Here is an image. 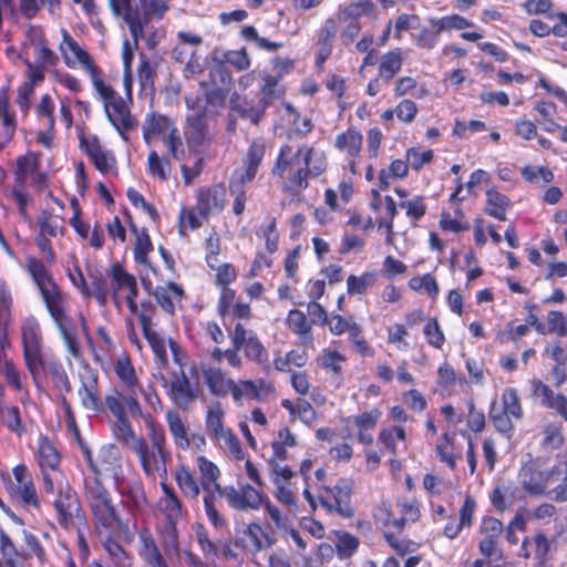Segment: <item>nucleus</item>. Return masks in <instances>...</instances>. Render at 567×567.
I'll use <instances>...</instances> for the list:
<instances>
[{"instance_id": "1", "label": "nucleus", "mask_w": 567, "mask_h": 567, "mask_svg": "<svg viewBox=\"0 0 567 567\" xmlns=\"http://www.w3.org/2000/svg\"><path fill=\"white\" fill-rule=\"evenodd\" d=\"M195 465L198 475L184 462H178L173 473L177 488L184 498L198 502L202 495L204 511L209 524L218 532L228 530V522L221 513V498L237 511L258 509L267 496L248 483L235 487H223L219 467L205 455H197Z\"/></svg>"}, {"instance_id": "2", "label": "nucleus", "mask_w": 567, "mask_h": 567, "mask_svg": "<svg viewBox=\"0 0 567 567\" xmlns=\"http://www.w3.org/2000/svg\"><path fill=\"white\" fill-rule=\"evenodd\" d=\"M51 237L35 236V245L44 255L45 261L35 256H28L24 269L35 285L42 302L58 329L69 353L78 359L81 357L78 326L70 313L69 298L62 287L56 282L48 266L55 261Z\"/></svg>"}, {"instance_id": "3", "label": "nucleus", "mask_w": 567, "mask_h": 567, "mask_svg": "<svg viewBox=\"0 0 567 567\" xmlns=\"http://www.w3.org/2000/svg\"><path fill=\"white\" fill-rule=\"evenodd\" d=\"M146 426V436L137 434L128 417L114 421L111 430L114 439L132 452L150 481L159 477L167 481V466L172 461L164 426L151 414L141 416Z\"/></svg>"}, {"instance_id": "4", "label": "nucleus", "mask_w": 567, "mask_h": 567, "mask_svg": "<svg viewBox=\"0 0 567 567\" xmlns=\"http://www.w3.org/2000/svg\"><path fill=\"white\" fill-rule=\"evenodd\" d=\"M328 157L323 151L302 144L296 151L281 144L271 167V176L280 181V190L291 198L302 197L309 181L318 178L328 169Z\"/></svg>"}, {"instance_id": "5", "label": "nucleus", "mask_w": 567, "mask_h": 567, "mask_svg": "<svg viewBox=\"0 0 567 567\" xmlns=\"http://www.w3.org/2000/svg\"><path fill=\"white\" fill-rule=\"evenodd\" d=\"M110 288L111 300L115 307L122 305L120 292L126 290L125 301L131 315L137 318L144 339L147 341L153 351L155 362L158 367L165 368L168 364L166 341L164 337L156 330L155 318L157 308L150 299H144L140 303L138 285L134 275L126 271L125 267L116 261L110 267Z\"/></svg>"}, {"instance_id": "6", "label": "nucleus", "mask_w": 567, "mask_h": 567, "mask_svg": "<svg viewBox=\"0 0 567 567\" xmlns=\"http://www.w3.org/2000/svg\"><path fill=\"white\" fill-rule=\"evenodd\" d=\"M525 457L517 473L520 488L532 497L551 495L556 502H567V449L556 455L550 467L546 457L532 453Z\"/></svg>"}, {"instance_id": "7", "label": "nucleus", "mask_w": 567, "mask_h": 567, "mask_svg": "<svg viewBox=\"0 0 567 567\" xmlns=\"http://www.w3.org/2000/svg\"><path fill=\"white\" fill-rule=\"evenodd\" d=\"M113 371L118 386L105 395V408L114 416V421L128 417L143 416V409L138 401L142 383L130 354L123 351L113 362Z\"/></svg>"}, {"instance_id": "8", "label": "nucleus", "mask_w": 567, "mask_h": 567, "mask_svg": "<svg viewBox=\"0 0 567 567\" xmlns=\"http://www.w3.org/2000/svg\"><path fill=\"white\" fill-rule=\"evenodd\" d=\"M83 497L92 515L96 534L128 530V522L123 518L118 504L102 480L84 477Z\"/></svg>"}, {"instance_id": "9", "label": "nucleus", "mask_w": 567, "mask_h": 567, "mask_svg": "<svg viewBox=\"0 0 567 567\" xmlns=\"http://www.w3.org/2000/svg\"><path fill=\"white\" fill-rule=\"evenodd\" d=\"M92 85L103 103L106 118L121 138L128 142V134L138 127V120L131 111L133 104L131 81H125V97L121 96L103 78Z\"/></svg>"}, {"instance_id": "10", "label": "nucleus", "mask_w": 567, "mask_h": 567, "mask_svg": "<svg viewBox=\"0 0 567 567\" xmlns=\"http://www.w3.org/2000/svg\"><path fill=\"white\" fill-rule=\"evenodd\" d=\"M266 150L264 137L252 138L243 157V167L235 168L229 177L228 188L234 196L233 212L236 216H241L245 212L248 200L246 184L256 178L265 158Z\"/></svg>"}, {"instance_id": "11", "label": "nucleus", "mask_w": 567, "mask_h": 567, "mask_svg": "<svg viewBox=\"0 0 567 567\" xmlns=\"http://www.w3.org/2000/svg\"><path fill=\"white\" fill-rule=\"evenodd\" d=\"M162 496L157 501L159 513L165 517L161 528V544L166 555L172 557L178 551L177 523L187 517L188 512L177 492L166 481L159 483Z\"/></svg>"}, {"instance_id": "12", "label": "nucleus", "mask_w": 567, "mask_h": 567, "mask_svg": "<svg viewBox=\"0 0 567 567\" xmlns=\"http://www.w3.org/2000/svg\"><path fill=\"white\" fill-rule=\"evenodd\" d=\"M421 504L415 498H401L396 502V512L389 502H381L373 512L375 526L382 532L383 538L401 535L408 525L421 519Z\"/></svg>"}, {"instance_id": "13", "label": "nucleus", "mask_w": 567, "mask_h": 567, "mask_svg": "<svg viewBox=\"0 0 567 567\" xmlns=\"http://www.w3.org/2000/svg\"><path fill=\"white\" fill-rule=\"evenodd\" d=\"M353 481L349 477H339L329 484L318 486L317 498L320 505L329 513H336L343 518H352L355 507L351 503Z\"/></svg>"}, {"instance_id": "14", "label": "nucleus", "mask_w": 567, "mask_h": 567, "mask_svg": "<svg viewBox=\"0 0 567 567\" xmlns=\"http://www.w3.org/2000/svg\"><path fill=\"white\" fill-rule=\"evenodd\" d=\"M504 535V524L501 519L484 515L477 526L478 550L482 559L474 561V567H483L484 564H497L503 560L501 539Z\"/></svg>"}, {"instance_id": "15", "label": "nucleus", "mask_w": 567, "mask_h": 567, "mask_svg": "<svg viewBox=\"0 0 567 567\" xmlns=\"http://www.w3.org/2000/svg\"><path fill=\"white\" fill-rule=\"evenodd\" d=\"M228 337L237 357H241V352L248 362L269 370V351L255 330L246 328L241 322H236Z\"/></svg>"}, {"instance_id": "16", "label": "nucleus", "mask_w": 567, "mask_h": 567, "mask_svg": "<svg viewBox=\"0 0 567 567\" xmlns=\"http://www.w3.org/2000/svg\"><path fill=\"white\" fill-rule=\"evenodd\" d=\"M20 333L24 365L30 377H35L45 359L43 333L38 318L33 315L25 317L21 322Z\"/></svg>"}, {"instance_id": "17", "label": "nucleus", "mask_w": 567, "mask_h": 567, "mask_svg": "<svg viewBox=\"0 0 567 567\" xmlns=\"http://www.w3.org/2000/svg\"><path fill=\"white\" fill-rule=\"evenodd\" d=\"M51 495L58 524L66 530L73 528L75 519L84 516L76 491L68 481H60L55 483L54 494Z\"/></svg>"}, {"instance_id": "18", "label": "nucleus", "mask_w": 567, "mask_h": 567, "mask_svg": "<svg viewBox=\"0 0 567 567\" xmlns=\"http://www.w3.org/2000/svg\"><path fill=\"white\" fill-rule=\"evenodd\" d=\"M33 457L42 476L43 492L54 494L55 482L51 473H61L62 455L48 435L39 436Z\"/></svg>"}, {"instance_id": "19", "label": "nucleus", "mask_w": 567, "mask_h": 567, "mask_svg": "<svg viewBox=\"0 0 567 567\" xmlns=\"http://www.w3.org/2000/svg\"><path fill=\"white\" fill-rule=\"evenodd\" d=\"M327 327L332 336L340 337L348 333L349 342L360 355H374L372 346L363 337V329L361 324L355 321L353 315L343 317L339 313H331Z\"/></svg>"}, {"instance_id": "20", "label": "nucleus", "mask_w": 567, "mask_h": 567, "mask_svg": "<svg viewBox=\"0 0 567 567\" xmlns=\"http://www.w3.org/2000/svg\"><path fill=\"white\" fill-rule=\"evenodd\" d=\"M165 421L177 450L187 451L195 450L204 452L207 445L206 437L203 433H189V427L182 419L177 410L169 409L165 413Z\"/></svg>"}, {"instance_id": "21", "label": "nucleus", "mask_w": 567, "mask_h": 567, "mask_svg": "<svg viewBox=\"0 0 567 567\" xmlns=\"http://www.w3.org/2000/svg\"><path fill=\"white\" fill-rule=\"evenodd\" d=\"M206 104L219 109L224 106L233 86V76L223 63H218L209 71V81L199 83Z\"/></svg>"}, {"instance_id": "22", "label": "nucleus", "mask_w": 567, "mask_h": 567, "mask_svg": "<svg viewBox=\"0 0 567 567\" xmlns=\"http://www.w3.org/2000/svg\"><path fill=\"white\" fill-rule=\"evenodd\" d=\"M163 386L171 401L184 411H187L202 394L198 382L192 383L184 370L174 372L171 380H165Z\"/></svg>"}, {"instance_id": "23", "label": "nucleus", "mask_w": 567, "mask_h": 567, "mask_svg": "<svg viewBox=\"0 0 567 567\" xmlns=\"http://www.w3.org/2000/svg\"><path fill=\"white\" fill-rule=\"evenodd\" d=\"M11 347V342L0 343V375L3 378L6 385L13 392L20 393V402L23 406L31 402L28 389L27 374L9 359L6 350Z\"/></svg>"}, {"instance_id": "24", "label": "nucleus", "mask_w": 567, "mask_h": 567, "mask_svg": "<svg viewBox=\"0 0 567 567\" xmlns=\"http://www.w3.org/2000/svg\"><path fill=\"white\" fill-rule=\"evenodd\" d=\"M276 393L275 383L264 378L234 380L230 395L233 401L241 405L244 400L265 401Z\"/></svg>"}, {"instance_id": "25", "label": "nucleus", "mask_w": 567, "mask_h": 567, "mask_svg": "<svg viewBox=\"0 0 567 567\" xmlns=\"http://www.w3.org/2000/svg\"><path fill=\"white\" fill-rule=\"evenodd\" d=\"M62 38L60 51L63 54L64 63L69 68H74L75 61H78L89 73L92 84L102 79L103 71L94 63L90 53L81 48L66 30H62Z\"/></svg>"}, {"instance_id": "26", "label": "nucleus", "mask_w": 567, "mask_h": 567, "mask_svg": "<svg viewBox=\"0 0 567 567\" xmlns=\"http://www.w3.org/2000/svg\"><path fill=\"white\" fill-rule=\"evenodd\" d=\"M227 188L224 183H216L210 186H202L196 190V209L205 221L209 220L213 214H219L225 209Z\"/></svg>"}, {"instance_id": "27", "label": "nucleus", "mask_w": 567, "mask_h": 567, "mask_svg": "<svg viewBox=\"0 0 567 567\" xmlns=\"http://www.w3.org/2000/svg\"><path fill=\"white\" fill-rule=\"evenodd\" d=\"M502 405L503 409L498 413H495L493 410H491V421L498 432L509 433L514 427L512 420H520L523 416L520 399L516 389L506 388L503 391Z\"/></svg>"}, {"instance_id": "28", "label": "nucleus", "mask_w": 567, "mask_h": 567, "mask_svg": "<svg viewBox=\"0 0 567 567\" xmlns=\"http://www.w3.org/2000/svg\"><path fill=\"white\" fill-rule=\"evenodd\" d=\"M334 148L343 155L348 168L352 174L358 173V158L363 146V135L360 128L353 124L336 135Z\"/></svg>"}, {"instance_id": "29", "label": "nucleus", "mask_w": 567, "mask_h": 567, "mask_svg": "<svg viewBox=\"0 0 567 567\" xmlns=\"http://www.w3.org/2000/svg\"><path fill=\"white\" fill-rule=\"evenodd\" d=\"M38 122L43 126L35 134L38 144L51 148L55 135V103L49 93L42 94L34 106Z\"/></svg>"}, {"instance_id": "30", "label": "nucleus", "mask_w": 567, "mask_h": 567, "mask_svg": "<svg viewBox=\"0 0 567 567\" xmlns=\"http://www.w3.org/2000/svg\"><path fill=\"white\" fill-rule=\"evenodd\" d=\"M138 556L148 567H168V564L179 561L181 551L168 557L163 549L161 553L158 545L148 527H142L138 530Z\"/></svg>"}, {"instance_id": "31", "label": "nucleus", "mask_w": 567, "mask_h": 567, "mask_svg": "<svg viewBox=\"0 0 567 567\" xmlns=\"http://www.w3.org/2000/svg\"><path fill=\"white\" fill-rule=\"evenodd\" d=\"M476 511V499L472 495L467 494L461 504L458 514L450 515L447 517L442 535L450 540L456 539L463 529H470L473 526Z\"/></svg>"}, {"instance_id": "32", "label": "nucleus", "mask_w": 567, "mask_h": 567, "mask_svg": "<svg viewBox=\"0 0 567 567\" xmlns=\"http://www.w3.org/2000/svg\"><path fill=\"white\" fill-rule=\"evenodd\" d=\"M80 148L89 157L95 169L102 174L116 171V158L104 150L96 135L86 136L84 133L79 136ZM116 174V172H114Z\"/></svg>"}, {"instance_id": "33", "label": "nucleus", "mask_w": 567, "mask_h": 567, "mask_svg": "<svg viewBox=\"0 0 567 567\" xmlns=\"http://www.w3.org/2000/svg\"><path fill=\"white\" fill-rule=\"evenodd\" d=\"M532 396L538 403L548 410L554 411L557 415L567 422V396L561 392H555L547 383L539 379L530 381Z\"/></svg>"}, {"instance_id": "34", "label": "nucleus", "mask_w": 567, "mask_h": 567, "mask_svg": "<svg viewBox=\"0 0 567 567\" xmlns=\"http://www.w3.org/2000/svg\"><path fill=\"white\" fill-rule=\"evenodd\" d=\"M199 368L204 384L213 396L224 399L229 395L234 379L229 378L219 365L200 362Z\"/></svg>"}, {"instance_id": "35", "label": "nucleus", "mask_w": 567, "mask_h": 567, "mask_svg": "<svg viewBox=\"0 0 567 567\" xmlns=\"http://www.w3.org/2000/svg\"><path fill=\"white\" fill-rule=\"evenodd\" d=\"M17 128V115L10 110L9 85H6L0 89V152L13 141Z\"/></svg>"}, {"instance_id": "36", "label": "nucleus", "mask_w": 567, "mask_h": 567, "mask_svg": "<svg viewBox=\"0 0 567 567\" xmlns=\"http://www.w3.org/2000/svg\"><path fill=\"white\" fill-rule=\"evenodd\" d=\"M185 290L182 285L175 281H166L163 285L154 287L151 296H153L156 306H158L163 312L174 316L176 312V303H181L185 298Z\"/></svg>"}, {"instance_id": "37", "label": "nucleus", "mask_w": 567, "mask_h": 567, "mask_svg": "<svg viewBox=\"0 0 567 567\" xmlns=\"http://www.w3.org/2000/svg\"><path fill=\"white\" fill-rule=\"evenodd\" d=\"M381 416V410L373 408L370 411H364L360 414L348 416L347 422L351 423L355 427L357 441L362 445L371 446L374 440L373 432Z\"/></svg>"}, {"instance_id": "38", "label": "nucleus", "mask_w": 567, "mask_h": 567, "mask_svg": "<svg viewBox=\"0 0 567 567\" xmlns=\"http://www.w3.org/2000/svg\"><path fill=\"white\" fill-rule=\"evenodd\" d=\"M23 540L25 548L19 550L16 547V556L12 557V560L10 557L7 558L6 564L8 567H17L18 565H23L29 559H32L33 557L37 559V563L39 565H45L48 563L47 560V553L43 548L39 537L31 532L23 530Z\"/></svg>"}, {"instance_id": "39", "label": "nucleus", "mask_w": 567, "mask_h": 567, "mask_svg": "<svg viewBox=\"0 0 567 567\" xmlns=\"http://www.w3.org/2000/svg\"><path fill=\"white\" fill-rule=\"evenodd\" d=\"M377 442L381 452L391 456L390 463L392 466L398 464L399 445H405L408 442V434L402 425H389L380 430Z\"/></svg>"}, {"instance_id": "40", "label": "nucleus", "mask_w": 567, "mask_h": 567, "mask_svg": "<svg viewBox=\"0 0 567 567\" xmlns=\"http://www.w3.org/2000/svg\"><path fill=\"white\" fill-rule=\"evenodd\" d=\"M134 0H109L110 8L114 16L122 17L128 27L135 48L142 39L141 13L133 8Z\"/></svg>"}, {"instance_id": "41", "label": "nucleus", "mask_w": 567, "mask_h": 567, "mask_svg": "<svg viewBox=\"0 0 567 567\" xmlns=\"http://www.w3.org/2000/svg\"><path fill=\"white\" fill-rule=\"evenodd\" d=\"M42 372L50 378L53 386L60 394H68L72 391L68 373L59 360H42V368L38 369L35 377H31L37 388H40V377Z\"/></svg>"}, {"instance_id": "42", "label": "nucleus", "mask_w": 567, "mask_h": 567, "mask_svg": "<svg viewBox=\"0 0 567 567\" xmlns=\"http://www.w3.org/2000/svg\"><path fill=\"white\" fill-rule=\"evenodd\" d=\"M125 215L130 219V229L135 237L133 247V257L135 262L155 272V269L150 259V254L153 251L154 246L151 240L148 230L146 228L138 229L135 223L132 220V216L127 209L125 210Z\"/></svg>"}, {"instance_id": "43", "label": "nucleus", "mask_w": 567, "mask_h": 567, "mask_svg": "<svg viewBox=\"0 0 567 567\" xmlns=\"http://www.w3.org/2000/svg\"><path fill=\"white\" fill-rule=\"evenodd\" d=\"M286 326L290 332L298 337L301 346L305 348H313V324L302 310L296 308L290 309L286 317Z\"/></svg>"}, {"instance_id": "44", "label": "nucleus", "mask_w": 567, "mask_h": 567, "mask_svg": "<svg viewBox=\"0 0 567 567\" xmlns=\"http://www.w3.org/2000/svg\"><path fill=\"white\" fill-rule=\"evenodd\" d=\"M176 126L173 121L156 111L148 112L143 121L142 134L147 145H151L155 138H165L166 135Z\"/></svg>"}, {"instance_id": "45", "label": "nucleus", "mask_w": 567, "mask_h": 567, "mask_svg": "<svg viewBox=\"0 0 567 567\" xmlns=\"http://www.w3.org/2000/svg\"><path fill=\"white\" fill-rule=\"evenodd\" d=\"M346 362L347 357L331 348H324L317 358L318 367L330 375L337 388L343 384V364Z\"/></svg>"}, {"instance_id": "46", "label": "nucleus", "mask_w": 567, "mask_h": 567, "mask_svg": "<svg viewBox=\"0 0 567 567\" xmlns=\"http://www.w3.org/2000/svg\"><path fill=\"white\" fill-rule=\"evenodd\" d=\"M2 478L7 482L6 488L10 497L18 502L24 509L30 511L40 508V498L34 482L21 486H14L8 474Z\"/></svg>"}, {"instance_id": "47", "label": "nucleus", "mask_w": 567, "mask_h": 567, "mask_svg": "<svg viewBox=\"0 0 567 567\" xmlns=\"http://www.w3.org/2000/svg\"><path fill=\"white\" fill-rule=\"evenodd\" d=\"M285 95L286 86L280 83V80L272 78V74L269 73L261 75L257 103L265 114L275 101L284 99Z\"/></svg>"}, {"instance_id": "48", "label": "nucleus", "mask_w": 567, "mask_h": 567, "mask_svg": "<svg viewBox=\"0 0 567 567\" xmlns=\"http://www.w3.org/2000/svg\"><path fill=\"white\" fill-rule=\"evenodd\" d=\"M97 472L94 475H85L84 477H96L102 480L103 472H109L114 475L122 470L121 453L115 444H104L100 447L96 458Z\"/></svg>"}, {"instance_id": "49", "label": "nucleus", "mask_w": 567, "mask_h": 567, "mask_svg": "<svg viewBox=\"0 0 567 567\" xmlns=\"http://www.w3.org/2000/svg\"><path fill=\"white\" fill-rule=\"evenodd\" d=\"M546 17L549 20H557V22L554 23V25H549L539 19H533L529 22V31L538 38H545L549 34H554L558 38H565L567 35V13L551 12Z\"/></svg>"}, {"instance_id": "50", "label": "nucleus", "mask_w": 567, "mask_h": 567, "mask_svg": "<svg viewBox=\"0 0 567 567\" xmlns=\"http://www.w3.org/2000/svg\"><path fill=\"white\" fill-rule=\"evenodd\" d=\"M456 433H443L441 441L435 445V453L440 461L450 470L456 468L457 461L463 457V449L455 441Z\"/></svg>"}, {"instance_id": "51", "label": "nucleus", "mask_w": 567, "mask_h": 567, "mask_svg": "<svg viewBox=\"0 0 567 567\" xmlns=\"http://www.w3.org/2000/svg\"><path fill=\"white\" fill-rule=\"evenodd\" d=\"M205 429L209 439L217 445H221V439L231 429L225 426V411L220 403L210 405L205 413Z\"/></svg>"}, {"instance_id": "52", "label": "nucleus", "mask_w": 567, "mask_h": 567, "mask_svg": "<svg viewBox=\"0 0 567 567\" xmlns=\"http://www.w3.org/2000/svg\"><path fill=\"white\" fill-rule=\"evenodd\" d=\"M297 445V437L288 426L278 430L276 436L271 441L272 454L268 460V464L281 463L288 460V447Z\"/></svg>"}, {"instance_id": "53", "label": "nucleus", "mask_w": 567, "mask_h": 567, "mask_svg": "<svg viewBox=\"0 0 567 567\" xmlns=\"http://www.w3.org/2000/svg\"><path fill=\"white\" fill-rule=\"evenodd\" d=\"M485 197V214L497 220L505 221L507 209L512 206L511 198L498 192L495 187L486 189Z\"/></svg>"}, {"instance_id": "54", "label": "nucleus", "mask_w": 567, "mask_h": 567, "mask_svg": "<svg viewBox=\"0 0 567 567\" xmlns=\"http://www.w3.org/2000/svg\"><path fill=\"white\" fill-rule=\"evenodd\" d=\"M404 62L401 48H394L382 54L378 73L384 78V83L389 84L402 70Z\"/></svg>"}, {"instance_id": "55", "label": "nucleus", "mask_w": 567, "mask_h": 567, "mask_svg": "<svg viewBox=\"0 0 567 567\" xmlns=\"http://www.w3.org/2000/svg\"><path fill=\"white\" fill-rule=\"evenodd\" d=\"M230 111L235 112L240 118L248 120L251 124L258 125L265 113L259 104H249L246 96L234 93L229 101Z\"/></svg>"}, {"instance_id": "56", "label": "nucleus", "mask_w": 567, "mask_h": 567, "mask_svg": "<svg viewBox=\"0 0 567 567\" xmlns=\"http://www.w3.org/2000/svg\"><path fill=\"white\" fill-rule=\"evenodd\" d=\"M284 110L289 118L291 126V133L289 134V137L293 135L295 137L302 140L312 133L315 124L311 117H302L300 112L290 102L284 103Z\"/></svg>"}, {"instance_id": "57", "label": "nucleus", "mask_w": 567, "mask_h": 567, "mask_svg": "<svg viewBox=\"0 0 567 567\" xmlns=\"http://www.w3.org/2000/svg\"><path fill=\"white\" fill-rule=\"evenodd\" d=\"M436 18H429L427 25L419 27L417 33L412 35L413 42L416 48L424 51H432L440 42L442 31L435 24Z\"/></svg>"}, {"instance_id": "58", "label": "nucleus", "mask_w": 567, "mask_h": 567, "mask_svg": "<svg viewBox=\"0 0 567 567\" xmlns=\"http://www.w3.org/2000/svg\"><path fill=\"white\" fill-rule=\"evenodd\" d=\"M78 392L81 403L85 409L95 412L104 411L105 399L101 400L100 398L97 377H93L92 379L82 382Z\"/></svg>"}, {"instance_id": "59", "label": "nucleus", "mask_w": 567, "mask_h": 567, "mask_svg": "<svg viewBox=\"0 0 567 567\" xmlns=\"http://www.w3.org/2000/svg\"><path fill=\"white\" fill-rule=\"evenodd\" d=\"M118 533L97 534L99 538L103 543V547L106 550L111 563L115 567H131L132 559L124 550V548L114 539Z\"/></svg>"}, {"instance_id": "60", "label": "nucleus", "mask_w": 567, "mask_h": 567, "mask_svg": "<svg viewBox=\"0 0 567 567\" xmlns=\"http://www.w3.org/2000/svg\"><path fill=\"white\" fill-rule=\"evenodd\" d=\"M548 551L549 543L547 537L543 533H538L534 537H526L523 540L519 555L525 558L534 556L539 565H543Z\"/></svg>"}, {"instance_id": "61", "label": "nucleus", "mask_w": 567, "mask_h": 567, "mask_svg": "<svg viewBox=\"0 0 567 567\" xmlns=\"http://www.w3.org/2000/svg\"><path fill=\"white\" fill-rule=\"evenodd\" d=\"M412 94L415 99L422 100L430 95L429 89L424 84H419L417 81L409 75L396 79L393 87L394 97H404Z\"/></svg>"}, {"instance_id": "62", "label": "nucleus", "mask_w": 567, "mask_h": 567, "mask_svg": "<svg viewBox=\"0 0 567 567\" xmlns=\"http://www.w3.org/2000/svg\"><path fill=\"white\" fill-rule=\"evenodd\" d=\"M83 297L94 298L100 307H105L109 303L111 288L101 272L90 274V285L87 284V292Z\"/></svg>"}, {"instance_id": "63", "label": "nucleus", "mask_w": 567, "mask_h": 567, "mask_svg": "<svg viewBox=\"0 0 567 567\" xmlns=\"http://www.w3.org/2000/svg\"><path fill=\"white\" fill-rule=\"evenodd\" d=\"M239 542L241 543L243 548L250 551L260 550L265 544L269 543L267 535L257 523H250L247 525L244 536L236 542L235 547H238Z\"/></svg>"}, {"instance_id": "64", "label": "nucleus", "mask_w": 567, "mask_h": 567, "mask_svg": "<svg viewBox=\"0 0 567 567\" xmlns=\"http://www.w3.org/2000/svg\"><path fill=\"white\" fill-rule=\"evenodd\" d=\"M2 422L9 433L14 434L21 439L27 433V425L21 416V411L18 405H9L1 408Z\"/></svg>"}]
</instances>
